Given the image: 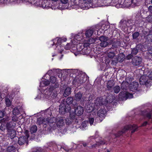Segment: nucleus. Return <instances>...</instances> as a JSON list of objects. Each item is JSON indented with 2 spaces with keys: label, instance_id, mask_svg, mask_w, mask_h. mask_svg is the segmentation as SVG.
Here are the masks:
<instances>
[{
  "label": "nucleus",
  "instance_id": "1",
  "mask_svg": "<svg viewBox=\"0 0 152 152\" xmlns=\"http://www.w3.org/2000/svg\"><path fill=\"white\" fill-rule=\"evenodd\" d=\"M108 99L107 98L106 101H103L102 97H98L95 100L94 104L93 105H89L86 108L88 112L90 113L95 110H98L102 105H104L107 107L112 102L111 100H108Z\"/></svg>",
  "mask_w": 152,
  "mask_h": 152
},
{
  "label": "nucleus",
  "instance_id": "2",
  "mask_svg": "<svg viewBox=\"0 0 152 152\" xmlns=\"http://www.w3.org/2000/svg\"><path fill=\"white\" fill-rule=\"evenodd\" d=\"M87 80L86 76L84 74H79L76 75L72 81V83L76 86H80Z\"/></svg>",
  "mask_w": 152,
  "mask_h": 152
},
{
  "label": "nucleus",
  "instance_id": "3",
  "mask_svg": "<svg viewBox=\"0 0 152 152\" xmlns=\"http://www.w3.org/2000/svg\"><path fill=\"white\" fill-rule=\"evenodd\" d=\"M138 128V126L135 124L133 125H129L126 126L124 127L122 131L119 132L117 134H116L115 136L116 137H119L123 133H125L126 131L129 129L132 130L131 133H133Z\"/></svg>",
  "mask_w": 152,
  "mask_h": 152
},
{
  "label": "nucleus",
  "instance_id": "4",
  "mask_svg": "<svg viewBox=\"0 0 152 152\" xmlns=\"http://www.w3.org/2000/svg\"><path fill=\"white\" fill-rule=\"evenodd\" d=\"M59 86L58 83H56L54 86H51L48 90L49 95H50L53 98H56L58 94L56 88L58 87Z\"/></svg>",
  "mask_w": 152,
  "mask_h": 152
},
{
  "label": "nucleus",
  "instance_id": "5",
  "mask_svg": "<svg viewBox=\"0 0 152 152\" xmlns=\"http://www.w3.org/2000/svg\"><path fill=\"white\" fill-rule=\"evenodd\" d=\"M25 134V136H22L18 138V143L20 145H23L26 143L28 144V138L29 136L28 131L26 130Z\"/></svg>",
  "mask_w": 152,
  "mask_h": 152
},
{
  "label": "nucleus",
  "instance_id": "6",
  "mask_svg": "<svg viewBox=\"0 0 152 152\" xmlns=\"http://www.w3.org/2000/svg\"><path fill=\"white\" fill-rule=\"evenodd\" d=\"M140 84L141 85H145L147 87H149L151 85V81L148 79V76L142 75L139 79Z\"/></svg>",
  "mask_w": 152,
  "mask_h": 152
},
{
  "label": "nucleus",
  "instance_id": "7",
  "mask_svg": "<svg viewBox=\"0 0 152 152\" xmlns=\"http://www.w3.org/2000/svg\"><path fill=\"white\" fill-rule=\"evenodd\" d=\"M75 112L76 115L78 116L81 115L84 112V109L83 107L80 106H78L77 102H75V103L73 104Z\"/></svg>",
  "mask_w": 152,
  "mask_h": 152
},
{
  "label": "nucleus",
  "instance_id": "8",
  "mask_svg": "<svg viewBox=\"0 0 152 152\" xmlns=\"http://www.w3.org/2000/svg\"><path fill=\"white\" fill-rule=\"evenodd\" d=\"M119 98L122 100H126L127 99L132 98L133 95L126 91H122L120 92L119 94Z\"/></svg>",
  "mask_w": 152,
  "mask_h": 152
},
{
  "label": "nucleus",
  "instance_id": "9",
  "mask_svg": "<svg viewBox=\"0 0 152 152\" xmlns=\"http://www.w3.org/2000/svg\"><path fill=\"white\" fill-rule=\"evenodd\" d=\"M109 38L105 36H102L99 37V40L101 42L100 45L102 47H105L108 46L109 43L108 42Z\"/></svg>",
  "mask_w": 152,
  "mask_h": 152
},
{
  "label": "nucleus",
  "instance_id": "10",
  "mask_svg": "<svg viewBox=\"0 0 152 152\" xmlns=\"http://www.w3.org/2000/svg\"><path fill=\"white\" fill-rule=\"evenodd\" d=\"M70 110V107L69 105L66 107V104L63 103L60 104L59 107V112L61 114H64L66 112H68Z\"/></svg>",
  "mask_w": 152,
  "mask_h": 152
},
{
  "label": "nucleus",
  "instance_id": "11",
  "mask_svg": "<svg viewBox=\"0 0 152 152\" xmlns=\"http://www.w3.org/2000/svg\"><path fill=\"white\" fill-rule=\"evenodd\" d=\"M142 62V58L138 56H135L132 58L131 62L132 65L134 66L139 65Z\"/></svg>",
  "mask_w": 152,
  "mask_h": 152
},
{
  "label": "nucleus",
  "instance_id": "12",
  "mask_svg": "<svg viewBox=\"0 0 152 152\" xmlns=\"http://www.w3.org/2000/svg\"><path fill=\"white\" fill-rule=\"evenodd\" d=\"M139 84L137 82L134 81L131 83L129 85V89L133 91H134L137 89Z\"/></svg>",
  "mask_w": 152,
  "mask_h": 152
},
{
  "label": "nucleus",
  "instance_id": "13",
  "mask_svg": "<svg viewBox=\"0 0 152 152\" xmlns=\"http://www.w3.org/2000/svg\"><path fill=\"white\" fill-rule=\"evenodd\" d=\"M64 118L63 117H58L57 119L56 125L58 127H60L64 125Z\"/></svg>",
  "mask_w": 152,
  "mask_h": 152
},
{
  "label": "nucleus",
  "instance_id": "14",
  "mask_svg": "<svg viewBox=\"0 0 152 152\" xmlns=\"http://www.w3.org/2000/svg\"><path fill=\"white\" fill-rule=\"evenodd\" d=\"M16 124L15 123L12 121L7 122L6 125L7 130L13 129L15 128Z\"/></svg>",
  "mask_w": 152,
  "mask_h": 152
},
{
  "label": "nucleus",
  "instance_id": "15",
  "mask_svg": "<svg viewBox=\"0 0 152 152\" xmlns=\"http://www.w3.org/2000/svg\"><path fill=\"white\" fill-rule=\"evenodd\" d=\"M106 113V110L104 109H102L99 110L97 113V115L100 118H103L105 117Z\"/></svg>",
  "mask_w": 152,
  "mask_h": 152
},
{
  "label": "nucleus",
  "instance_id": "16",
  "mask_svg": "<svg viewBox=\"0 0 152 152\" xmlns=\"http://www.w3.org/2000/svg\"><path fill=\"white\" fill-rule=\"evenodd\" d=\"M83 94L80 92H78L75 94L74 97V100L77 102L81 100Z\"/></svg>",
  "mask_w": 152,
  "mask_h": 152
},
{
  "label": "nucleus",
  "instance_id": "17",
  "mask_svg": "<svg viewBox=\"0 0 152 152\" xmlns=\"http://www.w3.org/2000/svg\"><path fill=\"white\" fill-rule=\"evenodd\" d=\"M115 85L114 81L113 80H109L107 83V88L108 90H110Z\"/></svg>",
  "mask_w": 152,
  "mask_h": 152
},
{
  "label": "nucleus",
  "instance_id": "18",
  "mask_svg": "<svg viewBox=\"0 0 152 152\" xmlns=\"http://www.w3.org/2000/svg\"><path fill=\"white\" fill-rule=\"evenodd\" d=\"M121 88L123 90H126L129 88V85L127 81H124L121 85Z\"/></svg>",
  "mask_w": 152,
  "mask_h": 152
},
{
  "label": "nucleus",
  "instance_id": "19",
  "mask_svg": "<svg viewBox=\"0 0 152 152\" xmlns=\"http://www.w3.org/2000/svg\"><path fill=\"white\" fill-rule=\"evenodd\" d=\"M8 134L11 139L14 138L16 135V132L15 130L12 129L7 130Z\"/></svg>",
  "mask_w": 152,
  "mask_h": 152
},
{
  "label": "nucleus",
  "instance_id": "20",
  "mask_svg": "<svg viewBox=\"0 0 152 152\" xmlns=\"http://www.w3.org/2000/svg\"><path fill=\"white\" fill-rule=\"evenodd\" d=\"M141 46L140 44H138L137 45L135 48H132L131 50V54L133 55H136L138 53L139 48Z\"/></svg>",
  "mask_w": 152,
  "mask_h": 152
},
{
  "label": "nucleus",
  "instance_id": "21",
  "mask_svg": "<svg viewBox=\"0 0 152 152\" xmlns=\"http://www.w3.org/2000/svg\"><path fill=\"white\" fill-rule=\"evenodd\" d=\"M124 57V56L123 54H120V55H119V56L118 57V59H116L115 60H113L112 61V63L113 64H115L118 63V61H122L123 60Z\"/></svg>",
  "mask_w": 152,
  "mask_h": 152
},
{
  "label": "nucleus",
  "instance_id": "22",
  "mask_svg": "<svg viewBox=\"0 0 152 152\" xmlns=\"http://www.w3.org/2000/svg\"><path fill=\"white\" fill-rule=\"evenodd\" d=\"M71 88L70 87H67L65 89L63 95L66 97L69 96L71 93Z\"/></svg>",
  "mask_w": 152,
  "mask_h": 152
},
{
  "label": "nucleus",
  "instance_id": "23",
  "mask_svg": "<svg viewBox=\"0 0 152 152\" xmlns=\"http://www.w3.org/2000/svg\"><path fill=\"white\" fill-rule=\"evenodd\" d=\"M127 21L126 20L122 19L121 20L120 22V25L121 27L122 28H125L127 27Z\"/></svg>",
  "mask_w": 152,
  "mask_h": 152
},
{
  "label": "nucleus",
  "instance_id": "24",
  "mask_svg": "<svg viewBox=\"0 0 152 152\" xmlns=\"http://www.w3.org/2000/svg\"><path fill=\"white\" fill-rule=\"evenodd\" d=\"M45 120H46V119H43L42 118L40 117L37 119V123L39 125L43 124L46 125L47 124L45 122Z\"/></svg>",
  "mask_w": 152,
  "mask_h": 152
},
{
  "label": "nucleus",
  "instance_id": "25",
  "mask_svg": "<svg viewBox=\"0 0 152 152\" xmlns=\"http://www.w3.org/2000/svg\"><path fill=\"white\" fill-rule=\"evenodd\" d=\"M66 38H59L57 39V41L56 43V45H57V46H60L61 45V44L62 42H66Z\"/></svg>",
  "mask_w": 152,
  "mask_h": 152
},
{
  "label": "nucleus",
  "instance_id": "26",
  "mask_svg": "<svg viewBox=\"0 0 152 152\" xmlns=\"http://www.w3.org/2000/svg\"><path fill=\"white\" fill-rule=\"evenodd\" d=\"M16 148L13 145L9 146L7 148V152H15L16 150Z\"/></svg>",
  "mask_w": 152,
  "mask_h": 152
},
{
  "label": "nucleus",
  "instance_id": "27",
  "mask_svg": "<svg viewBox=\"0 0 152 152\" xmlns=\"http://www.w3.org/2000/svg\"><path fill=\"white\" fill-rule=\"evenodd\" d=\"M120 45V42L119 40H116L114 41L112 43V47L114 48H118Z\"/></svg>",
  "mask_w": 152,
  "mask_h": 152
},
{
  "label": "nucleus",
  "instance_id": "28",
  "mask_svg": "<svg viewBox=\"0 0 152 152\" xmlns=\"http://www.w3.org/2000/svg\"><path fill=\"white\" fill-rule=\"evenodd\" d=\"M47 122L46 123L48 124L51 127H53L54 125L55 124V122L53 121V120L52 119H50L49 121H48V119H46Z\"/></svg>",
  "mask_w": 152,
  "mask_h": 152
},
{
  "label": "nucleus",
  "instance_id": "29",
  "mask_svg": "<svg viewBox=\"0 0 152 152\" xmlns=\"http://www.w3.org/2000/svg\"><path fill=\"white\" fill-rule=\"evenodd\" d=\"M80 48L79 49L81 53L83 55L87 54L88 53L87 48L86 47L83 48V47H80Z\"/></svg>",
  "mask_w": 152,
  "mask_h": 152
},
{
  "label": "nucleus",
  "instance_id": "30",
  "mask_svg": "<svg viewBox=\"0 0 152 152\" xmlns=\"http://www.w3.org/2000/svg\"><path fill=\"white\" fill-rule=\"evenodd\" d=\"M94 32L93 31L92 29H88L87 30L85 33V35L88 37H90Z\"/></svg>",
  "mask_w": 152,
  "mask_h": 152
},
{
  "label": "nucleus",
  "instance_id": "31",
  "mask_svg": "<svg viewBox=\"0 0 152 152\" xmlns=\"http://www.w3.org/2000/svg\"><path fill=\"white\" fill-rule=\"evenodd\" d=\"M37 129V126L36 125H34L30 127V131L31 134L35 133L36 132Z\"/></svg>",
  "mask_w": 152,
  "mask_h": 152
},
{
  "label": "nucleus",
  "instance_id": "32",
  "mask_svg": "<svg viewBox=\"0 0 152 152\" xmlns=\"http://www.w3.org/2000/svg\"><path fill=\"white\" fill-rule=\"evenodd\" d=\"M50 81L48 80H43L40 83V86H47L50 84Z\"/></svg>",
  "mask_w": 152,
  "mask_h": 152
},
{
  "label": "nucleus",
  "instance_id": "33",
  "mask_svg": "<svg viewBox=\"0 0 152 152\" xmlns=\"http://www.w3.org/2000/svg\"><path fill=\"white\" fill-rule=\"evenodd\" d=\"M73 98L72 97H68L66 100V104H71L72 103Z\"/></svg>",
  "mask_w": 152,
  "mask_h": 152
},
{
  "label": "nucleus",
  "instance_id": "34",
  "mask_svg": "<svg viewBox=\"0 0 152 152\" xmlns=\"http://www.w3.org/2000/svg\"><path fill=\"white\" fill-rule=\"evenodd\" d=\"M127 25V27L132 26L134 24V22L133 20H126Z\"/></svg>",
  "mask_w": 152,
  "mask_h": 152
},
{
  "label": "nucleus",
  "instance_id": "35",
  "mask_svg": "<svg viewBox=\"0 0 152 152\" xmlns=\"http://www.w3.org/2000/svg\"><path fill=\"white\" fill-rule=\"evenodd\" d=\"M20 113V111L17 107H15L12 111V114L14 115H18Z\"/></svg>",
  "mask_w": 152,
  "mask_h": 152
},
{
  "label": "nucleus",
  "instance_id": "36",
  "mask_svg": "<svg viewBox=\"0 0 152 152\" xmlns=\"http://www.w3.org/2000/svg\"><path fill=\"white\" fill-rule=\"evenodd\" d=\"M88 122L87 121H84L81 124V126H80L81 129L82 130H84L85 128L87 126V124H88Z\"/></svg>",
  "mask_w": 152,
  "mask_h": 152
},
{
  "label": "nucleus",
  "instance_id": "37",
  "mask_svg": "<svg viewBox=\"0 0 152 152\" xmlns=\"http://www.w3.org/2000/svg\"><path fill=\"white\" fill-rule=\"evenodd\" d=\"M105 142L104 141L101 140H100L99 142H97L96 144L93 145L92 146V148L96 147L97 146L99 145L100 144L104 145L105 144Z\"/></svg>",
  "mask_w": 152,
  "mask_h": 152
},
{
  "label": "nucleus",
  "instance_id": "38",
  "mask_svg": "<svg viewBox=\"0 0 152 152\" xmlns=\"http://www.w3.org/2000/svg\"><path fill=\"white\" fill-rule=\"evenodd\" d=\"M114 93L116 94H117L120 91L121 88L120 87L118 86H116L113 88Z\"/></svg>",
  "mask_w": 152,
  "mask_h": 152
},
{
  "label": "nucleus",
  "instance_id": "39",
  "mask_svg": "<svg viewBox=\"0 0 152 152\" xmlns=\"http://www.w3.org/2000/svg\"><path fill=\"white\" fill-rule=\"evenodd\" d=\"M66 124L69 125L73 122L72 119L71 117L67 118L66 119Z\"/></svg>",
  "mask_w": 152,
  "mask_h": 152
},
{
  "label": "nucleus",
  "instance_id": "40",
  "mask_svg": "<svg viewBox=\"0 0 152 152\" xmlns=\"http://www.w3.org/2000/svg\"><path fill=\"white\" fill-rule=\"evenodd\" d=\"M50 82L53 84H56V83H58L56 82V78L54 76H51L50 77Z\"/></svg>",
  "mask_w": 152,
  "mask_h": 152
},
{
  "label": "nucleus",
  "instance_id": "41",
  "mask_svg": "<svg viewBox=\"0 0 152 152\" xmlns=\"http://www.w3.org/2000/svg\"><path fill=\"white\" fill-rule=\"evenodd\" d=\"M90 44L88 42H87L82 44V45H77V48H78L79 47L87 48L88 47H89Z\"/></svg>",
  "mask_w": 152,
  "mask_h": 152
},
{
  "label": "nucleus",
  "instance_id": "42",
  "mask_svg": "<svg viewBox=\"0 0 152 152\" xmlns=\"http://www.w3.org/2000/svg\"><path fill=\"white\" fill-rule=\"evenodd\" d=\"M139 33L138 32H136L134 33L132 35L133 39H136L139 36Z\"/></svg>",
  "mask_w": 152,
  "mask_h": 152
},
{
  "label": "nucleus",
  "instance_id": "43",
  "mask_svg": "<svg viewBox=\"0 0 152 152\" xmlns=\"http://www.w3.org/2000/svg\"><path fill=\"white\" fill-rule=\"evenodd\" d=\"M115 55V53L113 52H109L107 54V56L109 58H112Z\"/></svg>",
  "mask_w": 152,
  "mask_h": 152
},
{
  "label": "nucleus",
  "instance_id": "44",
  "mask_svg": "<svg viewBox=\"0 0 152 152\" xmlns=\"http://www.w3.org/2000/svg\"><path fill=\"white\" fill-rule=\"evenodd\" d=\"M5 102L6 105L7 107L10 106L11 104L10 100L8 98H5Z\"/></svg>",
  "mask_w": 152,
  "mask_h": 152
},
{
  "label": "nucleus",
  "instance_id": "45",
  "mask_svg": "<svg viewBox=\"0 0 152 152\" xmlns=\"http://www.w3.org/2000/svg\"><path fill=\"white\" fill-rule=\"evenodd\" d=\"M10 119L11 118L9 116H6L5 117L2 119V121L4 122L8 121L10 120Z\"/></svg>",
  "mask_w": 152,
  "mask_h": 152
},
{
  "label": "nucleus",
  "instance_id": "46",
  "mask_svg": "<svg viewBox=\"0 0 152 152\" xmlns=\"http://www.w3.org/2000/svg\"><path fill=\"white\" fill-rule=\"evenodd\" d=\"M148 55L152 56V45L150 46L148 49Z\"/></svg>",
  "mask_w": 152,
  "mask_h": 152
},
{
  "label": "nucleus",
  "instance_id": "47",
  "mask_svg": "<svg viewBox=\"0 0 152 152\" xmlns=\"http://www.w3.org/2000/svg\"><path fill=\"white\" fill-rule=\"evenodd\" d=\"M72 44L70 43H67L65 47V49L66 50H69L71 47Z\"/></svg>",
  "mask_w": 152,
  "mask_h": 152
},
{
  "label": "nucleus",
  "instance_id": "48",
  "mask_svg": "<svg viewBox=\"0 0 152 152\" xmlns=\"http://www.w3.org/2000/svg\"><path fill=\"white\" fill-rule=\"evenodd\" d=\"M95 41V40L93 38H90L88 40V42L90 44L94 43Z\"/></svg>",
  "mask_w": 152,
  "mask_h": 152
},
{
  "label": "nucleus",
  "instance_id": "49",
  "mask_svg": "<svg viewBox=\"0 0 152 152\" xmlns=\"http://www.w3.org/2000/svg\"><path fill=\"white\" fill-rule=\"evenodd\" d=\"M18 118L15 115L14 116L12 117V121L13 122H16L18 121Z\"/></svg>",
  "mask_w": 152,
  "mask_h": 152
},
{
  "label": "nucleus",
  "instance_id": "50",
  "mask_svg": "<svg viewBox=\"0 0 152 152\" xmlns=\"http://www.w3.org/2000/svg\"><path fill=\"white\" fill-rule=\"evenodd\" d=\"M91 125H92L94 122V118H90L89 119L88 121Z\"/></svg>",
  "mask_w": 152,
  "mask_h": 152
},
{
  "label": "nucleus",
  "instance_id": "51",
  "mask_svg": "<svg viewBox=\"0 0 152 152\" xmlns=\"http://www.w3.org/2000/svg\"><path fill=\"white\" fill-rule=\"evenodd\" d=\"M152 115V114L150 111L149 113H148L146 114V116L147 118L150 119L151 118Z\"/></svg>",
  "mask_w": 152,
  "mask_h": 152
},
{
  "label": "nucleus",
  "instance_id": "52",
  "mask_svg": "<svg viewBox=\"0 0 152 152\" xmlns=\"http://www.w3.org/2000/svg\"><path fill=\"white\" fill-rule=\"evenodd\" d=\"M33 152H42V149L41 148H38Z\"/></svg>",
  "mask_w": 152,
  "mask_h": 152
},
{
  "label": "nucleus",
  "instance_id": "53",
  "mask_svg": "<svg viewBox=\"0 0 152 152\" xmlns=\"http://www.w3.org/2000/svg\"><path fill=\"white\" fill-rule=\"evenodd\" d=\"M5 115V113L4 112L0 110V118H2Z\"/></svg>",
  "mask_w": 152,
  "mask_h": 152
},
{
  "label": "nucleus",
  "instance_id": "54",
  "mask_svg": "<svg viewBox=\"0 0 152 152\" xmlns=\"http://www.w3.org/2000/svg\"><path fill=\"white\" fill-rule=\"evenodd\" d=\"M149 123H148L147 121H145L141 125L140 127L145 126H146L147 124H149Z\"/></svg>",
  "mask_w": 152,
  "mask_h": 152
},
{
  "label": "nucleus",
  "instance_id": "55",
  "mask_svg": "<svg viewBox=\"0 0 152 152\" xmlns=\"http://www.w3.org/2000/svg\"><path fill=\"white\" fill-rule=\"evenodd\" d=\"M133 57V55H132V54H129L128 55L127 57H126V59L127 60H129L130 59H131Z\"/></svg>",
  "mask_w": 152,
  "mask_h": 152
},
{
  "label": "nucleus",
  "instance_id": "56",
  "mask_svg": "<svg viewBox=\"0 0 152 152\" xmlns=\"http://www.w3.org/2000/svg\"><path fill=\"white\" fill-rule=\"evenodd\" d=\"M149 80H152V72H151L148 76Z\"/></svg>",
  "mask_w": 152,
  "mask_h": 152
},
{
  "label": "nucleus",
  "instance_id": "57",
  "mask_svg": "<svg viewBox=\"0 0 152 152\" xmlns=\"http://www.w3.org/2000/svg\"><path fill=\"white\" fill-rule=\"evenodd\" d=\"M61 2L62 3L65 4L68 2V0H61Z\"/></svg>",
  "mask_w": 152,
  "mask_h": 152
},
{
  "label": "nucleus",
  "instance_id": "58",
  "mask_svg": "<svg viewBox=\"0 0 152 152\" xmlns=\"http://www.w3.org/2000/svg\"><path fill=\"white\" fill-rule=\"evenodd\" d=\"M148 10L150 12L152 13V6H150L149 7Z\"/></svg>",
  "mask_w": 152,
  "mask_h": 152
},
{
  "label": "nucleus",
  "instance_id": "59",
  "mask_svg": "<svg viewBox=\"0 0 152 152\" xmlns=\"http://www.w3.org/2000/svg\"><path fill=\"white\" fill-rule=\"evenodd\" d=\"M0 129L2 130V131H4L5 130V129L4 128V126H2V125H1L0 126Z\"/></svg>",
  "mask_w": 152,
  "mask_h": 152
},
{
  "label": "nucleus",
  "instance_id": "60",
  "mask_svg": "<svg viewBox=\"0 0 152 152\" xmlns=\"http://www.w3.org/2000/svg\"><path fill=\"white\" fill-rule=\"evenodd\" d=\"M82 8L83 10H85V9H88V7H82Z\"/></svg>",
  "mask_w": 152,
  "mask_h": 152
},
{
  "label": "nucleus",
  "instance_id": "61",
  "mask_svg": "<svg viewBox=\"0 0 152 152\" xmlns=\"http://www.w3.org/2000/svg\"><path fill=\"white\" fill-rule=\"evenodd\" d=\"M83 145L84 147H86L87 145V144L86 143H83Z\"/></svg>",
  "mask_w": 152,
  "mask_h": 152
},
{
  "label": "nucleus",
  "instance_id": "62",
  "mask_svg": "<svg viewBox=\"0 0 152 152\" xmlns=\"http://www.w3.org/2000/svg\"><path fill=\"white\" fill-rule=\"evenodd\" d=\"M4 0H0V3H2L4 1Z\"/></svg>",
  "mask_w": 152,
  "mask_h": 152
},
{
  "label": "nucleus",
  "instance_id": "63",
  "mask_svg": "<svg viewBox=\"0 0 152 152\" xmlns=\"http://www.w3.org/2000/svg\"><path fill=\"white\" fill-rule=\"evenodd\" d=\"M131 2H132V3H136L135 2H133V0H131Z\"/></svg>",
  "mask_w": 152,
  "mask_h": 152
},
{
  "label": "nucleus",
  "instance_id": "64",
  "mask_svg": "<svg viewBox=\"0 0 152 152\" xmlns=\"http://www.w3.org/2000/svg\"><path fill=\"white\" fill-rule=\"evenodd\" d=\"M150 152H152V148L150 150Z\"/></svg>",
  "mask_w": 152,
  "mask_h": 152
}]
</instances>
